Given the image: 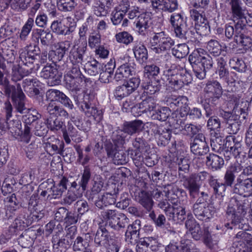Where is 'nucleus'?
Returning <instances> with one entry per match:
<instances>
[{"label":"nucleus","mask_w":252,"mask_h":252,"mask_svg":"<svg viewBox=\"0 0 252 252\" xmlns=\"http://www.w3.org/2000/svg\"><path fill=\"white\" fill-rule=\"evenodd\" d=\"M236 206V214L235 215L236 223L240 222L241 218L247 213L249 209L248 200L245 198L232 197L229 200V213L233 212V207Z\"/></svg>","instance_id":"obj_17"},{"label":"nucleus","mask_w":252,"mask_h":252,"mask_svg":"<svg viewBox=\"0 0 252 252\" xmlns=\"http://www.w3.org/2000/svg\"><path fill=\"white\" fill-rule=\"evenodd\" d=\"M190 14L192 19L195 22V29L196 32L202 36L209 34L210 28L209 22L205 16L203 10L196 9L190 10Z\"/></svg>","instance_id":"obj_10"},{"label":"nucleus","mask_w":252,"mask_h":252,"mask_svg":"<svg viewBox=\"0 0 252 252\" xmlns=\"http://www.w3.org/2000/svg\"><path fill=\"white\" fill-rule=\"evenodd\" d=\"M4 109L5 112L6 121L0 123V128L3 131H9L12 135H19L21 133V124L18 120H10L13 107L9 101L4 103Z\"/></svg>","instance_id":"obj_7"},{"label":"nucleus","mask_w":252,"mask_h":252,"mask_svg":"<svg viewBox=\"0 0 252 252\" xmlns=\"http://www.w3.org/2000/svg\"><path fill=\"white\" fill-rule=\"evenodd\" d=\"M65 45L64 43H61L56 51H51L49 52V58L54 56L53 58L51 59L53 62L56 63L58 61H60L63 58L67 50V48Z\"/></svg>","instance_id":"obj_49"},{"label":"nucleus","mask_w":252,"mask_h":252,"mask_svg":"<svg viewBox=\"0 0 252 252\" xmlns=\"http://www.w3.org/2000/svg\"><path fill=\"white\" fill-rule=\"evenodd\" d=\"M81 108L86 116L93 117L94 119L99 121L102 117V112L98 110L97 107L90 101H87L85 99L82 102Z\"/></svg>","instance_id":"obj_27"},{"label":"nucleus","mask_w":252,"mask_h":252,"mask_svg":"<svg viewBox=\"0 0 252 252\" xmlns=\"http://www.w3.org/2000/svg\"><path fill=\"white\" fill-rule=\"evenodd\" d=\"M150 43L152 50L157 54L170 50L175 44L174 40L163 31L155 32L151 37Z\"/></svg>","instance_id":"obj_5"},{"label":"nucleus","mask_w":252,"mask_h":252,"mask_svg":"<svg viewBox=\"0 0 252 252\" xmlns=\"http://www.w3.org/2000/svg\"><path fill=\"white\" fill-rule=\"evenodd\" d=\"M206 162V165L214 171L220 169L224 164L223 158L214 154H210L207 157Z\"/></svg>","instance_id":"obj_44"},{"label":"nucleus","mask_w":252,"mask_h":252,"mask_svg":"<svg viewBox=\"0 0 252 252\" xmlns=\"http://www.w3.org/2000/svg\"><path fill=\"white\" fill-rule=\"evenodd\" d=\"M163 192L168 201H169L174 205L180 202L178 200V194L182 193L184 191L182 189H179L176 185H168L164 187Z\"/></svg>","instance_id":"obj_36"},{"label":"nucleus","mask_w":252,"mask_h":252,"mask_svg":"<svg viewBox=\"0 0 252 252\" xmlns=\"http://www.w3.org/2000/svg\"><path fill=\"white\" fill-rule=\"evenodd\" d=\"M156 106L155 99L152 97H147L132 108V113L135 117H138L143 113L154 111Z\"/></svg>","instance_id":"obj_21"},{"label":"nucleus","mask_w":252,"mask_h":252,"mask_svg":"<svg viewBox=\"0 0 252 252\" xmlns=\"http://www.w3.org/2000/svg\"><path fill=\"white\" fill-rule=\"evenodd\" d=\"M141 226V221L139 220H136L128 226L125 233V239L127 242L133 245L137 243Z\"/></svg>","instance_id":"obj_23"},{"label":"nucleus","mask_w":252,"mask_h":252,"mask_svg":"<svg viewBox=\"0 0 252 252\" xmlns=\"http://www.w3.org/2000/svg\"><path fill=\"white\" fill-rule=\"evenodd\" d=\"M169 22L174 29L176 37L184 41L191 40L194 34L187 24L186 18L181 13H174L170 17Z\"/></svg>","instance_id":"obj_3"},{"label":"nucleus","mask_w":252,"mask_h":252,"mask_svg":"<svg viewBox=\"0 0 252 252\" xmlns=\"http://www.w3.org/2000/svg\"><path fill=\"white\" fill-rule=\"evenodd\" d=\"M111 67L108 68H106L105 71H103L100 73L99 80L100 81L103 83H108L112 80V75L113 74V69L114 65L113 64L112 62L111 64Z\"/></svg>","instance_id":"obj_59"},{"label":"nucleus","mask_w":252,"mask_h":252,"mask_svg":"<svg viewBox=\"0 0 252 252\" xmlns=\"http://www.w3.org/2000/svg\"><path fill=\"white\" fill-rule=\"evenodd\" d=\"M92 236L89 233L83 234L81 236H78L74 241L72 249L75 252L88 251L90 242L92 240Z\"/></svg>","instance_id":"obj_29"},{"label":"nucleus","mask_w":252,"mask_h":252,"mask_svg":"<svg viewBox=\"0 0 252 252\" xmlns=\"http://www.w3.org/2000/svg\"><path fill=\"white\" fill-rule=\"evenodd\" d=\"M87 44L86 42L75 44L69 52V59L72 65L82 64L86 53Z\"/></svg>","instance_id":"obj_19"},{"label":"nucleus","mask_w":252,"mask_h":252,"mask_svg":"<svg viewBox=\"0 0 252 252\" xmlns=\"http://www.w3.org/2000/svg\"><path fill=\"white\" fill-rule=\"evenodd\" d=\"M129 59L128 56H123L117 59L116 63L120 65L116 70L114 77L117 81L128 78L135 73L134 63H130Z\"/></svg>","instance_id":"obj_9"},{"label":"nucleus","mask_w":252,"mask_h":252,"mask_svg":"<svg viewBox=\"0 0 252 252\" xmlns=\"http://www.w3.org/2000/svg\"><path fill=\"white\" fill-rule=\"evenodd\" d=\"M106 151L108 157L113 159L115 164H124L127 162L126 155L123 151H117L115 148H113L112 145L107 146Z\"/></svg>","instance_id":"obj_33"},{"label":"nucleus","mask_w":252,"mask_h":252,"mask_svg":"<svg viewBox=\"0 0 252 252\" xmlns=\"http://www.w3.org/2000/svg\"><path fill=\"white\" fill-rule=\"evenodd\" d=\"M151 6L156 12L172 13L178 8L177 0H151Z\"/></svg>","instance_id":"obj_20"},{"label":"nucleus","mask_w":252,"mask_h":252,"mask_svg":"<svg viewBox=\"0 0 252 252\" xmlns=\"http://www.w3.org/2000/svg\"><path fill=\"white\" fill-rule=\"evenodd\" d=\"M99 63L95 60L88 62L85 65V69L91 75L94 76L98 73Z\"/></svg>","instance_id":"obj_63"},{"label":"nucleus","mask_w":252,"mask_h":252,"mask_svg":"<svg viewBox=\"0 0 252 252\" xmlns=\"http://www.w3.org/2000/svg\"><path fill=\"white\" fill-rule=\"evenodd\" d=\"M146 125L147 127L151 130L155 137L158 139V145L164 146L168 143L171 137V132L169 129L163 126H158L153 122H148Z\"/></svg>","instance_id":"obj_12"},{"label":"nucleus","mask_w":252,"mask_h":252,"mask_svg":"<svg viewBox=\"0 0 252 252\" xmlns=\"http://www.w3.org/2000/svg\"><path fill=\"white\" fill-rule=\"evenodd\" d=\"M207 178H208L209 185L213 189L214 193L221 197L224 196L227 185L224 183H220L218 179L208 172L202 171L192 174L184 181L183 186L188 190L191 198L194 199L199 195L201 183Z\"/></svg>","instance_id":"obj_1"},{"label":"nucleus","mask_w":252,"mask_h":252,"mask_svg":"<svg viewBox=\"0 0 252 252\" xmlns=\"http://www.w3.org/2000/svg\"><path fill=\"white\" fill-rule=\"evenodd\" d=\"M203 49H198L194 51L189 57V61L192 66L195 76L199 79L202 80L205 77L204 68L201 64L203 56L200 55Z\"/></svg>","instance_id":"obj_13"},{"label":"nucleus","mask_w":252,"mask_h":252,"mask_svg":"<svg viewBox=\"0 0 252 252\" xmlns=\"http://www.w3.org/2000/svg\"><path fill=\"white\" fill-rule=\"evenodd\" d=\"M17 31V28L13 25H5L0 29V36L3 38H9Z\"/></svg>","instance_id":"obj_60"},{"label":"nucleus","mask_w":252,"mask_h":252,"mask_svg":"<svg viewBox=\"0 0 252 252\" xmlns=\"http://www.w3.org/2000/svg\"><path fill=\"white\" fill-rule=\"evenodd\" d=\"M243 166L238 162L234 163L229 166L226 170L224 175V183L227 187H232L238 173L242 170Z\"/></svg>","instance_id":"obj_24"},{"label":"nucleus","mask_w":252,"mask_h":252,"mask_svg":"<svg viewBox=\"0 0 252 252\" xmlns=\"http://www.w3.org/2000/svg\"><path fill=\"white\" fill-rule=\"evenodd\" d=\"M5 93L8 96H11L17 110L21 113H24V111L26 110L24 103L25 95L20 84H17L15 86L7 85L5 87Z\"/></svg>","instance_id":"obj_8"},{"label":"nucleus","mask_w":252,"mask_h":252,"mask_svg":"<svg viewBox=\"0 0 252 252\" xmlns=\"http://www.w3.org/2000/svg\"><path fill=\"white\" fill-rule=\"evenodd\" d=\"M169 108L163 107L157 110L154 113L152 117L154 119L158 120L160 121H165L170 114Z\"/></svg>","instance_id":"obj_56"},{"label":"nucleus","mask_w":252,"mask_h":252,"mask_svg":"<svg viewBox=\"0 0 252 252\" xmlns=\"http://www.w3.org/2000/svg\"><path fill=\"white\" fill-rule=\"evenodd\" d=\"M231 17L238 21L235 24L236 35L240 34L242 38L244 37L245 31V8L240 0H231L229 2Z\"/></svg>","instance_id":"obj_6"},{"label":"nucleus","mask_w":252,"mask_h":252,"mask_svg":"<svg viewBox=\"0 0 252 252\" xmlns=\"http://www.w3.org/2000/svg\"><path fill=\"white\" fill-rule=\"evenodd\" d=\"M190 150L194 155L198 156L206 155L209 152V148L203 134H198L195 136L190 145Z\"/></svg>","instance_id":"obj_22"},{"label":"nucleus","mask_w":252,"mask_h":252,"mask_svg":"<svg viewBox=\"0 0 252 252\" xmlns=\"http://www.w3.org/2000/svg\"><path fill=\"white\" fill-rule=\"evenodd\" d=\"M232 191L244 197L252 196V178L238 177Z\"/></svg>","instance_id":"obj_15"},{"label":"nucleus","mask_w":252,"mask_h":252,"mask_svg":"<svg viewBox=\"0 0 252 252\" xmlns=\"http://www.w3.org/2000/svg\"><path fill=\"white\" fill-rule=\"evenodd\" d=\"M120 214L116 210L107 209L102 211L101 216L104 220L107 221L109 226L112 228L113 226L115 225L116 221L118 220V218Z\"/></svg>","instance_id":"obj_45"},{"label":"nucleus","mask_w":252,"mask_h":252,"mask_svg":"<svg viewBox=\"0 0 252 252\" xmlns=\"http://www.w3.org/2000/svg\"><path fill=\"white\" fill-rule=\"evenodd\" d=\"M94 27V19L92 17L89 16L86 21L80 27L79 35L80 38H86L87 32Z\"/></svg>","instance_id":"obj_55"},{"label":"nucleus","mask_w":252,"mask_h":252,"mask_svg":"<svg viewBox=\"0 0 252 252\" xmlns=\"http://www.w3.org/2000/svg\"><path fill=\"white\" fill-rule=\"evenodd\" d=\"M177 69L179 72H177L172 69H168L164 72V76L167 81L175 91L182 89L185 85H188L192 81L191 75L186 69L179 66Z\"/></svg>","instance_id":"obj_4"},{"label":"nucleus","mask_w":252,"mask_h":252,"mask_svg":"<svg viewBox=\"0 0 252 252\" xmlns=\"http://www.w3.org/2000/svg\"><path fill=\"white\" fill-rule=\"evenodd\" d=\"M134 57L140 63H146L148 58V51L145 46L139 42H135L132 48Z\"/></svg>","instance_id":"obj_38"},{"label":"nucleus","mask_w":252,"mask_h":252,"mask_svg":"<svg viewBox=\"0 0 252 252\" xmlns=\"http://www.w3.org/2000/svg\"><path fill=\"white\" fill-rule=\"evenodd\" d=\"M192 212L198 220L208 221L214 217L216 210L210 203L194 204Z\"/></svg>","instance_id":"obj_11"},{"label":"nucleus","mask_w":252,"mask_h":252,"mask_svg":"<svg viewBox=\"0 0 252 252\" xmlns=\"http://www.w3.org/2000/svg\"><path fill=\"white\" fill-rule=\"evenodd\" d=\"M158 245L157 237H148L141 239L136 246V252H151Z\"/></svg>","instance_id":"obj_30"},{"label":"nucleus","mask_w":252,"mask_h":252,"mask_svg":"<svg viewBox=\"0 0 252 252\" xmlns=\"http://www.w3.org/2000/svg\"><path fill=\"white\" fill-rule=\"evenodd\" d=\"M115 37L118 43L126 45H129L133 40V37L132 35L129 32L125 31L117 33L116 34Z\"/></svg>","instance_id":"obj_54"},{"label":"nucleus","mask_w":252,"mask_h":252,"mask_svg":"<svg viewBox=\"0 0 252 252\" xmlns=\"http://www.w3.org/2000/svg\"><path fill=\"white\" fill-rule=\"evenodd\" d=\"M40 76L47 79V83L50 86L58 85L61 82L62 74L55 66L51 64L45 65L40 72Z\"/></svg>","instance_id":"obj_16"},{"label":"nucleus","mask_w":252,"mask_h":252,"mask_svg":"<svg viewBox=\"0 0 252 252\" xmlns=\"http://www.w3.org/2000/svg\"><path fill=\"white\" fill-rule=\"evenodd\" d=\"M60 234V231L54 234L52 237V243L53 249H58L62 251L63 249H66L70 245L71 240L65 235L61 237Z\"/></svg>","instance_id":"obj_39"},{"label":"nucleus","mask_w":252,"mask_h":252,"mask_svg":"<svg viewBox=\"0 0 252 252\" xmlns=\"http://www.w3.org/2000/svg\"><path fill=\"white\" fill-rule=\"evenodd\" d=\"M46 123L48 128L52 131H58L63 128L64 126V122L58 118V117H48L46 119Z\"/></svg>","instance_id":"obj_50"},{"label":"nucleus","mask_w":252,"mask_h":252,"mask_svg":"<svg viewBox=\"0 0 252 252\" xmlns=\"http://www.w3.org/2000/svg\"><path fill=\"white\" fill-rule=\"evenodd\" d=\"M18 243L23 248H30L33 244V240L29 235L24 233L19 236Z\"/></svg>","instance_id":"obj_62"},{"label":"nucleus","mask_w":252,"mask_h":252,"mask_svg":"<svg viewBox=\"0 0 252 252\" xmlns=\"http://www.w3.org/2000/svg\"><path fill=\"white\" fill-rule=\"evenodd\" d=\"M40 84L35 78L28 77L23 80L22 86L24 90L31 97L34 96L39 94V90L36 88Z\"/></svg>","instance_id":"obj_31"},{"label":"nucleus","mask_w":252,"mask_h":252,"mask_svg":"<svg viewBox=\"0 0 252 252\" xmlns=\"http://www.w3.org/2000/svg\"><path fill=\"white\" fill-rule=\"evenodd\" d=\"M144 92L148 94H153L158 92L160 86L157 82H151L147 83L143 86Z\"/></svg>","instance_id":"obj_64"},{"label":"nucleus","mask_w":252,"mask_h":252,"mask_svg":"<svg viewBox=\"0 0 252 252\" xmlns=\"http://www.w3.org/2000/svg\"><path fill=\"white\" fill-rule=\"evenodd\" d=\"M245 32H244V37L242 38L240 34L236 35L235 29L233 26L230 24H226L224 28V34L225 37L228 39H232L233 36L236 37L235 39L236 42L237 44H241L242 46H247L248 42L250 39L249 37L245 35Z\"/></svg>","instance_id":"obj_35"},{"label":"nucleus","mask_w":252,"mask_h":252,"mask_svg":"<svg viewBox=\"0 0 252 252\" xmlns=\"http://www.w3.org/2000/svg\"><path fill=\"white\" fill-rule=\"evenodd\" d=\"M34 25V19L32 17H29L26 23L22 28L20 34V39L21 40L25 41L30 33Z\"/></svg>","instance_id":"obj_53"},{"label":"nucleus","mask_w":252,"mask_h":252,"mask_svg":"<svg viewBox=\"0 0 252 252\" xmlns=\"http://www.w3.org/2000/svg\"><path fill=\"white\" fill-rule=\"evenodd\" d=\"M158 207L163 210L167 217L170 219L172 216L173 205H171L166 199L164 201H160L158 204Z\"/></svg>","instance_id":"obj_61"},{"label":"nucleus","mask_w":252,"mask_h":252,"mask_svg":"<svg viewBox=\"0 0 252 252\" xmlns=\"http://www.w3.org/2000/svg\"><path fill=\"white\" fill-rule=\"evenodd\" d=\"M225 146L229 150L225 152L224 156L229 157V154L232 155L235 158H240L241 156H245L244 154L243 149L242 147L241 138L238 136H230L226 138Z\"/></svg>","instance_id":"obj_14"},{"label":"nucleus","mask_w":252,"mask_h":252,"mask_svg":"<svg viewBox=\"0 0 252 252\" xmlns=\"http://www.w3.org/2000/svg\"><path fill=\"white\" fill-rule=\"evenodd\" d=\"M206 49L210 54L214 57L219 56L222 51L221 45L215 39H211L207 43Z\"/></svg>","instance_id":"obj_48"},{"label":"nucleus","mask_w":252,"mask_h":252,"mask_svg":"<svg viewBox=\"0 0 252 252\" xmlns=\"http://www.w3.org/2000/svg\"><path fill=\"white\" fill-rule=\"evenodd\" d=\"M86 80V78L72 77L68 75L64 76L65 87L72 92L79 91Z\"/></svg>","instance_id":"obj_32"},{"label":"nucleus","mask_w":252,"mask_h":252,"mask_svg":"<svg viewBox=\"0 0 252 252\" xmlns=\"http://www.w3.org/2000/svg\"><path fill=\"white\" fill-rule=\"evenodd\" d=\"M186 212L185 205L181 202L173 205L172 216L170 219L178 222H182L186 219Z\"/></svg>","instance_id":"obj_42"},{"label":"nucleus","mask_w":252,"mask_h":252,"mask_svg":"<svg viewBox=\"0 0 252 252\" xmlns=\"http://www.w3.org/2000/svg\"><path fill=\"white\" fill-rule=\"evenodd\" d=\"M134 23L138 32L141 35H145L152 25V19L149 14L143 13L138 15Z\"/></svg>","instance_id":"obj_28"},{"label":"nucleus","mask_w":252,"mask_h":252,"mask_svg":"<svg viewBox=\"0 0 252 252\" xmlns=\"http://www.w3.org/2000/svg\"><path fill=\"white\" fill-rule=\"evenodd\" d=\"M46 112L48 117H63L68 118L69 114L63 107L59 105L55 101H50L46 106Z\"/></svg>","instance_id":"obj_25"},{"label":"nucleus","mask_w":252,"mask_h":252,"mask_svg":"<svg viewBox=\"0 0 252 252\" xmlns=\"http://www.w3.org/2000/svg\"><path fill=\"white\" fill-rule=\"evenodd\" d=\"M202 237L204 244L210 249H213L217 245L218 242L213 241L211 238V234L208 227H205L202 232Z\"/></svg>","instance_id":"obj_57"},{"label":"nucleus","mask_w":252,"mask_h":252,"mask_svg":"<svg viewBox=\"0 0 252 252\" xmlns=\"http://www.w3.org/2000/svg\"><path fill=\"white\" fill-rule=\"evenodd\" d=\"M91 176V172L90 168L88 166H85L82 175L81 180L79 182V185H78L75 182H69V185L70 184L71 187L69 190H71L74 191V189H77V187L79 186V188L78 189L81 188L83 191L85 190L90 180Z\"/></svg>","instance_id":"obj_40"},{"label":"nucleus","mask_w":252,"mask_h":252,"mask_svg":"<svg viewBox=\"0 0 252 252\" xmlns=\"http://www.w3.org/2000/svg\"><path fill=\"white\" fill-rule=\"evenodd\" d=\"M144 124L142 121L136 120L134 121L125 122L123 124V131L132 135L134 133L139 132L144 128Z\"/></svg>","instance_id":"obj_37"},{"label":"nucleus","mask_w":252,"mask_h":252,"mask_svg":"<svg viewBox=\"0 0 252 252\" xmlns=\"http://www.w3.org/2000/svg\"><path fill=\"white\" fill-rule=\"evenodd\" d=\"M31 223V222L29 220H22L21 217H18L15 219L11 225L9 227L6 234V237L7 238L5 239H10L12 236L16 235L19 231L23 230L26 227H28Z\"/></svg>","instance_id":"obj_26"},{"label":"nucleus","mask_w":252,"mask_h":252,"mask_svg":"<svg viewBox=\"0 0 252 252\" xmlns=\"http://www.w3.org/2000/svg\"><path fill=\"white\" fill-rule=\"evenodd\" d=\"M230 66L238 72H245L247 66L244 61L241 59L234 57L230 59L229 62Z\"/></svg>","instance_id":"obj_52"},{"label":"nucleus","mask_w":252,"mask_h":252,"mask_svg":"<svg viewBox=\"0 0 252 252\" xmlns=\"http://www.w3.org/2000/svg\"><path fill=\"white\" fill-rule=\"evenodd\" d=\"M57 4L59 9L63 12L72 11L77 5L75 0H57Z\"/></svg>","instance_id":"obj_47"},{"label":"nucleus","mask_w":252,"mask_h":252,"mask_svg":"<svg viewBox=\"0 0 252 252\" xmlns=\"http://www.w3.org/2000/svg\"><path fill=\"white\" fill-rule=\"evenodd\" d=\"M19 217H21V218H23L25 220H28L32 222V221L30 220L31 219L32 220V221H37L42 219L43 217V213L38 214L31 211L27 207H25L21 209Z\"/></svg>","instance_id":"obj_46"},{"label":"nucleus","mask_w":252,"mask_h":252,"mask_svg":"<svg viewBox=\"0 0 252 252\" xmlns=\"http://www.w3.org/2000/svg\"><path fill=\"white\" fill-rule=\"evenodd\" d=\"M101 41V35L98 32H93L89 36L88 44L92 49L100 46Z\"/></svg>","instance_id":"obj_58"},{"label":"nucleus","mask_w":252,"mask_h":252,"mask_svg":"<svg viewBox=\"0 0 252 252\" xmlns=\"http://www.w3.org/2000/svg\"><path fill=\"white\" fill-rule=\"evenodd\" d=\"M167 105L174 111H180L181 115L185 116L189 112L188 98L185 96H172L168 97L167 101Z\"/></svg>","instance_id":"obj_18"},{"label":"nucleus","mask_w":252,"mask_h":252,"mask_svg":"<svg viewBox=\"0 0 252 252\" xmlns=\"http://www.w3.org/2000/svg\"><path fill=\"white\" fill-rule=\"evenodd\" d=\"M204 91L206 98L202 100L201 103L205 110L206 116L209 117L213 113V106L210 104L209 102H211L213 105L217 103L222 94V88L218 81H209L206 84Z\"/></svg>","instance_id":"obj_2"},{"label":"nucleus","mask_w":252,"mask_h":252,"mask_svg":"<svg viewBox=\"0 0 252 252\" xmlns=\"http://www.w3.org/2000/svg\"><path fill=\"white\" fill-rule=\"evenodd\" d=\"M135 198L143 207L147 211H150L153 206V201L151 195L147 192L142 190L138 193Z\"/></svg>","instance_id":"obj_41"},{"label":"nucleus","mask_w":252,"mask_h":252,"mask_svg":"<svg viewBox=\"0 0 252 252\" xmlns=\"http://www.w3.org/2000/svg\"><path fill=\"white\" fill-rule=\"evenodd\" d=\"M112 238L109 232L104 227H99L95 234L94 243L98 246H104Z\"/></svg>","instance_id":"obj_43"},{"label":"nucleus","mask_w":252,"mask_h":252,"mask_svg":"<svg viewBox=\"0 0 252 252\" xmlns=\"http://www.w3.org/2000/svg\"><path fill=\"white\" fill-rule=\"evenodd\" d=\"M76 23L74 22L72 25L68 27L63 24L59 20L54 21L51 25V29L53 32L59 35H69L75 31Z\"/></svg>","instance_id":"obj_34"},{"label":"nucleus","mask_w":252,"mask_h":252,"mask_svg":"<svg viewBox=\"0 0 252 252\" xmlns=\"http://www.w3.org/2000/svg\"><path fill=\"white\" fill-rule=\"evenodd\" d=\"M189 52V47L185 43L178 44L176 47L172 49V55L179 59L186 57Z\"/></svg>","instance_id":"obj_51"}]
</instances>
